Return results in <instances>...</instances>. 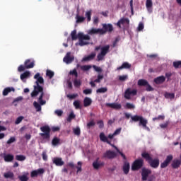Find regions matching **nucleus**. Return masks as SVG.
Returning <instances> with one entry per match:
<instances>
[{"label":"nucleus","instance_id":"1","mask_svg":"<svg viewBox=\"0 0 181 181\" xmlns=\"http://www.w3.org/2000/svg\"><path fill=\"white\" fill-rule=\"evenodd\" d=\"M34 78L35 80H37L35 81L36 86H34V90L31 93V97H33V98L36 97V96H37V95L40 93V95L38 98V103H40V104L42 105H45L46 104V101L43 100V87H42V86H40V85H39V84H43V83H44L43 78L42 76H40V74L37 73L34 76Z\"/></svg>","mask_w":181,"mask_h":181},{"label":"nucleus","instance_id":"2","mask_svg":"<svg viewBox=\"0 0 181 181\" xmlns=\"http://www.w3.org/2000/svg\"><path fill=\"white\" fill-rule=\"evenodd\" d=\"M71 37L72 40H77L78 39L79 42L78 45L81 47L87 46V45H90V42L84 40H90L91 37L88 35H84L83 33H78L77 35V30H74L71 33Z\"/></svg>","mask_w":181,"mask_h":181},{"label":"nucleus","instance_id":"3","mask_svg":"<svg viewBox=\"0 0 181 181\" xmlns=\"http://www.w3.org/2000/svg\"><path fill=\"white\" fill-rule=\"evenodd\" d=\"M141 157L145 159L146 162L148 163L153 169H158V168H159L160 163L159 158H153L151 154L146 151L141 153Z\"/></svg>","mask_w":181,"mask_h":181},{"label":"nucleus","instance_id":"4","mask_svg":"<svg viewBox=\"0 0 181 181\" xmlns=\"http://www.w3.org/2000/svg\"><path fill=\"white\" fill-rule=\"evenodd\" d=\"M124 115L125 117L127 118V119L132 118V121H133V122H139V127H143V128H147V129H149V128L146 127V125L148 124V119L144 118V117L139 115L131 116L129 113H125Z\"/></svg>","mask_w":181,"mask_h":181},{"label":"nucleus","instance_id":"5","mask_svg":"<svg viewBox=\"0 0 181 181\" xmlns=\"http://www.w3.org/2000/svg\"><path fill=\"white\" fill-rule=\"evenodd\" d=\"M95 50L96 52L100 50V52L97 56V61L101 62L104 60V58L105 57V56H107V54L110 53V45H105L103 47L99 45L95 47Z\"/></svg>","mask_w":181,"mask_h":181},{"label":"nucleus","instance_id":"6","mask_svg":"<svg viewBox=\"0 0 181 181\" xmlns=\"http://www.w3.org/2000/svg\"><path fill=\"white\" fill-rule=\"evenodd\" d=\"M144 166V160L142 158H139L135 160L132 165V170H139L142 169Z\"/></svg>","mask_w":181,"mask_h":181},{"label":"nucleus","instance_id":"7","mask_svg":"<svg viewBox=\"0 0 181 181\" xmlns=\"http://www.w3.org/2000/svg\"><path fill=\"white\" fill-rule=\"evenodd\" d=\"M138 94V90L136 89L131 90V88H128L124 91V97L126 100H131V95L133 97Z\"/></svg>","mask_w":181,"mask_h":181},{"label":"nucleus","instance_id":"8","mask_svg":"<svg viewBox=\"0 0 181 181\" xmlns=\"http://www.w3.org/2000/svg\"><path fill=\"white\" fill-rule=\"evenodd\" d=\"M152 173V170L151 169L143 168L141 169V180L147 181L149 175Z\"/></svg>","mask_w":181,"mask_h":181},{"label":"nucleus","instance_id":"9","mask_svg":"<svg viewBox=\"0 0 181 181\" xmlns=\"http://www.w3.org/2000/svg\"><path fill=\"white\" fill-rule=\"evenodd\" d=\"M173 160V155H168L167 156L165 160L161 163L160 168L161 169H165V168H168L169 166V164Z\"/></svg>","mask_w":181,"mask_h":181},{"label":"nucleus","instance_id":"10","mask_svg":"<svg viewBox=\"0 0 181 181\" xmlns=\"http://www.w3.org/2000/svg\"><path fill=\"white\" fill-rule=\"evenodd\" d=\"M103 158H105V159H115V158H117V153L111 150H107L103 153Z\"/></svg>","mask_w":181,"mask_h":181},{"label":"nucleus","instance_id":"11","mask_svg":"<svg viewBox=\"0 0 181 181\" xmlns=\"http://www.w3.org/2000/svg\"><path fill=\"white\" fill-rule=\"evenodd\" d=\"M103 35H105L107 32L108 33H111L114 30V27L112 26V24H103Z\"/></svg>","mask_w":181,"mask_h":181},{"label":"nucleus","instance_id":"12","mask_svg":"<svg viewBox=\"0 0 181 181\" xmlns=\"http://www.w3.org/2000/svg\"><path fill=\"white\" fill-rule=\"evenodd\" d=\"M77 165L78 166H75L74 163L73 162L68 163V166L71 169H76V168L77 169L76 174L78 175V173H80V172L83 170V169L81 168V165H82L81 161H78Z\"/></svg>","mask_w":181,"mask_h":181},{"label":"nucleus","instance_id":"13","mask_svg":"<svg viewBox=\"0 0 181 181\" xmlns=\"http://www.w3.org/2000/svg\"><path fill=\"white\" fill-rule=\"evenodd\" d=\"M74 61V56H71V52H67L63 59V62L66 64H70V63Z\"/></svg>","mask_w":181,"mask_h":181},{"label":"nucleus","instance_id":"14","mask_svg":"<svg viewBox=\"0 0 181 181\" xmlns=\"http://www.w3.org/2000/svg\"><path fill=\"white\" fill-rule=\"evenodd\" d=\"M45 173V170L43 168H39L37 170H34L30 173L31 177H37Z\"/></svg>","mask_w":181,"mask_h":181},{"label":"nucleus","instance_id":"15","mask_svg":"<svg viewBox=\"0 0 181 181\" xmlns=\"http://www.w3.org/2000/svg\"><path fill=\"white\" fill-rule=\"evenodd\" d=\"M103 31L101 28H91L90 30H88V35H103Z\"/></svg>","mask_w":181,"mask_h":181},{"label":"nucleus","instance_id":"16","mask_svg":"<svg viewBox=\"0 0 181 181\" xmlns=\"http://www.w3.org/2000/svg\"><path fill=\"white\" fill-rule=\"evenodd\" d=\"M104 162L100 161L99 158H98L93 163V167L94 169H96V170H98V168H102V166H104Z\"/></svg>","mask_w":181,"mask_h":181},{"label":"nucleus","instance_id":"17","mask_svg":"<svg viewBox=\"0 0 181 181\" xmlns=\"http://www.w3.org/2000/svg\"><path fill=\"white\" fill-rule=\"evenodd\" d=\"M181 160L180 159H174L171 163L173 169H179L180 168Z\"/></svg>","mask_w":181,"mask_h":181},{"label":"nucleus","instance_id":"18","mask_svg":"<svg viewBox=\"0 0 181 181\" xmlns=\"http://www.w3.org/2000/svg\"><path fill=\"white\" fill-rule=\"evenodd\" d=\"M53 163H54L56 166H63V165H64V161H63L62 158L56 157L53 159Z\"/></svg>","mask_w":181,"mask_h":181},{"label":"nucleus","instance_id":"19","mask_svg":"<svg viewBox=\"0 0 181 181\" xmlns=\"http://www.w3.org/2000/svg\"><path fill=\"white\" fill-rule=\"evenodd\" d=\"M106 107L113 108V110H121L122 105L119 103H106Z\"/></svg>","mask_w":181,"mask_h":181},{"label":"nucleus","instance_id":"20","mask_svg":"<svg viewBox=\"0 0 181 181\" xmlns=\"http://www.w3.org/2000/svg\"><path fill=\"white\" fill-rule=\"evenodd\" d=\"M124 23H127V25H129V19L128 18H121L118 21V22L116 23L117 26L121 29V25H124Z\"/></svg>","mask_w":181,"mask_h":181},{"label":"nucleus","instance_id":"21","mask_svg":"<svg viewBox=\"0 0 181 181\" xmlns=\"http://www.w3.org/2000/svg\"><path fill=\"white\" fill-rule=\"evenodd\" d=\"M99 138L102 142H106L108 145H111V141L108 140V137L105 136L104 132H101L99 135Z\"/></svg>","mask_w":181,"mask_h":181},{"label":"nucleus","instance_id":"22","mask_svg":"<svg viewBox=\"0 0 181 181\" xmlns=\"http://www.w3.org/2000/svg\"><path fill=\"white\" fill-rule=\"evenodd\" d=\"M129 169H130L129 163H128V161L127 160L124 161L123 172L124 175H128V173H129Z\"/></svg>","mask_w":181,"mask_h":181},{"label":"nucleus","instance_id":"23","mask_svg":"<svg viewBox=\"0 0 181 181\" xmlns=\"http://www.w3.org/2000/svg\"><path fill=\"white\" fill-rule=\"evenodd\" d=\"M25 69H33L35 67V62H30V59L25 60L24 63Z\"/></svg>","mask_w":181,"mask_h":181},{"label":"nucleus","instance_id":"24","mask_svg":"<svg viewBox=\"0 0 181 181\" xmlns=\"http://www.w3.org/2000/svg\"><path fill=\"white\" fill-rule=\"evenodd\" d=\"M165 80L166 78H165L163 76H160L155 78L153 81L156 83V84H163V83H165Z\"/></svg>","mask_w":181,"mask_h":181},{"label":"nucleus","instance_id":"25","mask_svg":"<svg viewBox=\"0 0 181 181\" xmlns=\"http://www.w3.org/2000/svg\"><path fill=\"white\" fill-rule=\"evenodd\" d=\"M131 64H129V62H124L122 66H119L117 68V71H119V70H124V69H131Z\"/></svg>","mask_w":181,"mask_h":181},{"label":"nucleus","instance_id":"26","mask_svg":"<svg viewBox=\"0 0 181 181\" xmlns=\"http://www.w3.org/2000/svg\"><path fill=\"white\" fill-rule=\"evenodd\" d=\"M95 57V53L92 52L90 54L88 55L87 57H84L82 59V62H90V60H94Z\"/></svg>","mask_w":181,"mask_h":181},{"label":"nucleus","instance_id":"27","mask_svg":"<svg viewBox=\"0 0 181 181\" xmlns=\"http://www.w3.org/2000/svg\"><path fill=\"white\" fill-rule=\"evenodd\" d=\"M93 103V100H91V98H88V97H86L83 100V106L84 107H90V105H91Z\"/></svg>","mask_w":181,"mask_h":181},{"label":"nucleus","instance_id":"28","mask_svg":"<svg viewBox=\"0 0 181 181\" xmlns=\"http://www.w3.org/2000/svg\"><path fill=\"white\" fill-rule=\"evenodd\" d=\"M76 67H80L81 70H82V71H88V70H90L91 69V65H83L81 66L80 64H77Z\"/></svg>","mask_w":181,"mask_h":181},{"label":"nucleus","instance_id":"29","mask_svg":"<svg viewBox=\"0 0 181 181\" xmlns=\"http://www.w3.org/2000/svg\"><path fill=\"white\" fill-rule=\"evenodd\" d=\"M13 155L12 154H5L4 156V160L6 162H12V160H13Z\"/></svg>","mask_w":181,"mask_h":181},{"label":"nucleus","instance_id":"30","mask_svg":"<svg viewBox=\"0 0 181 181\" xmlns=\"http://www.w3.org/2000/svg\"><path fill=\"white\" fill-rule=\"evenodd\" d=\"M39 103H37L36 101H35L33 103V106L35 107L37 112H39L42 111V105H43L40 104V102H39Z\"/></svg>","mask_w":181,"mask_h":181},{"label":"nucleus","instance_id":"31","mask_svg":"<svg viewBox=\"0 0 181 181\" xmlns=\"http://www.w3.org/2000/svg\"><path fill=\"white\" fill-rule=\"evenodd\" d=\"M164 97L167 100H173V99H175V93H170L168 92H165L164 93Z\"/></svg>","mask_w":181,"mask_h":181},{"label":"nucleus","instance_id":"32","mask_svg":"<svg viewBox=\"0 0 181 181\" xmlns=\"http://www.w3.org/2000/svg\"><path fill=\"white\" fill-rule=\"evenodd\" d=\"M46 76L49 77V80H52L53 77H54V71L50 70V69H47L46 70Z\"/></svg>","mask_w":181,"mask_h":181},{"label":"nucleus","instance_id":"33","mask_svg":"<svg viewBox=\"0 0 181 181\" xmlns=\"http://www.w3.org/2000/svg\"><path fill=\"white\" fill-rule=\"evenodd\" d=\"M14 176L15 175L13 174V173L11 171H8L4 174V177H5V179H13Z\"/></svg>","mask_w":181,"mask_h":181},{"label":"nucleus","instance_id":"34","mask_svg":"<svg viewBox=\"0 0 181 181\" xmlns=\"http://www.w3.org/2000/svg\"><path fill=\"white\" fill-rule=\"evenodd\" d=\"M30 76V72L27 71L21 74L20 78H21V80H22V81H23L25 80V78H29Z\"/></svg>","mask_w":181,"mask_h":181},{"label":"nucleus","instance_id":"35","mask_svg":"<svg viewBox=\"0 0 181 181\" xmlns=\"http://www.w3.org/2000/svg\"><path fill=\"white\" fill-rule=\"evenodd\" d=\"M52 144L53 146H57V145H60V139L57 138V136H54L52 141Z\"/></svg>","mask_w":181,"mask_h":181},{"label":"nucleus","instance_id":"36","mask_svg":"<svg viewBox=\"0 0 181 181\" xmlns=\"http://www.w3.org/2000/svg\"><path fill=\"white\" fill-rule=\"evenodd\" d=\"M11 91H15V88L9 87L4 88V90H3V95H8V94H9Z\"/></svg>","mask_w":181,"mask_h":181},{"label":"nucleus","instance_id":"37","mask_svg":"<svg viewBox=\"0 0 181 181\" xmlns=\"http://www.w3.org/2000/svg\"><path fill=\"white\" fill-rule=\"evenodd\" d=\"M107 91H108V88L107 87L100 88L96 90L97 94H104V93H107Z\"/></svg>","mask_w":181,"mask_h":181},{"label":"nucleus","instance_id":"38","mask_svg":"<svg viewBox=\"0 0 181 181\" xmlns=\"http://www.w3.org/2000/svg\"><path fill=\"white\" fill-rule=\"evenodd\" d=\"M74 118H76V115L74 114V112H71V113L66 118V121L68 122H71V120L74 119Z\"/></svg>","mask_w":181,"mask_h":181},{"label":"nucleus","instance_id":"39","mask_svg":"<svg viewBox=\"0 0 181 181\" xmlns=\"http://www.w3.org/2000/svg\"><path fill=\"white\" fill-rule=\"evenodd\" d=\"M137 84L138 86L145 87V86L148 85V81L145 79H140L138 81Z\"/></svg>","mask_w":181,"mask_h":181},{"label":"nucleus","instance_id":"40","mask_svg":"<svg viewBox=\"0 0 181 181\" xmlns=\"http://www.w3.org/2000/svg\"><path fill=\"white\" fill-rule=\"evenodd\" d=\"M73 132H74V135H77V136H80V135L81 134V130L80 129L79 127L74 128Z\"/></svg>","mask_w":181,"mask_h":181},{"label":"nucleus","instance_id":"41","mask_svg":"<svg viewBox=\"0 0 181 181\" xmlns=\"http://www.w3.org/2000/svg\"><path fill=\"white\" fill-rule=\"evenodd\" d=\"M76 23H83V22L86 21V18L83 16H80L78 15L76 16Z\"/></svg>","mask_w":181,"mask_h":181},{"label":"nucleus","instance_id":"42","mask_svg":"<svg viewBox=\"0 0 181 181\" xmlns=\"http://www.w3.org/2000/svg\"><path fill=\"white\" fill-rule=\"evenodd\" d=\"M153 4L152 3V0H146V6L148 11H150L151 8H152Z\"/></svg>","mask_w":181,"mask_h":181},{"label":"nucleus","instance_id":"43","mask_svg":"<svg viewBox=\"0 0 181 181\" xmlns=\"http://www.w3.org/2000/svg\"><path fill=\"white\" fill-rule=\"evenodd\" d=\"M74 87H80V86H81V80L77 79V78H76L74 80Z\"/></svg>","mask_w":181,"mask_h":181},{"label":"nucleus","instance_id":"44","mask_svg":"<svg viewBox=\"0 0 181 181\" xmlns=\"http://www.w3.org/2000/svg\"><path fill=\"white\" fill-rule=\"evenodd\" d=\"M173 67L175 69H181V61H176L173 63Z\"/></svg>","mask_w":181,"mask_h":181},{"label":"nucleus","instance_id":"45","mask_svg":"<svg viewBox=\"0 0 181 181\" xmlns=\"http://www.w3.org/2000/svg\"><path fill=\"white\" fill-rule=\"evenodd\" d=\"M16 160H19L20 162H22L26 159V157L23 155H17L16 156Z\"/></svg>","mask_w":181,"mask_h":181},{"label":"nucleus","instance_id":"46","mask_svg":"<svg viewBox=\"0 0 181 181\" xmlns=\"http://www.w3.org/2000/svg\"><path fill=\"white\" fill-rule=\"evenodd\" d=\"M125 108L127 110H134V109H135V105L134 104L127 103H126Z\"/></svg>","mask_w":181,"mask_h":181},{"label":"nucleus","instance_id":"47","mask_svg":"<svg viewBox=\"0 0 181 181\" xmlns=\"http://www.w3.org/2000/svg\"><path fill=\"white\" fill-rule=\"evenodd\" d=\"M74 105L76 110H81V105H80L79 100H75L74 102Z\"/></svg>","mask_w":181,"mask_h":181},{"label":"nucleus","instance_id":"48","mask_svg":"<svg viewBox=\"0 0 181 181\" xmlns=\"http://www.w3.org/2000/svg\"><path fill=\"white\" fill-rule=\"evenodd\" d=\"M95 122H94V120H91L90 122L87 123L86 128L88 129H90V128H92V127H95Z\"/></svg>","mask_w":181,"mask_h":181},{"label":"nucleus","instance_id":"49","mask_svg":"<svg viewBox=\"0 0 181 181\" xmlns=\"http://www.w3.org/2000/svg\"><path fill=\"white\" fill-rule=\"evenodd\" d=\"M13 142H16V138L15 136H11L7 141V145H11V144H13Z\"/></svg>","mask_w":181,"mask_h":181},{"label":"nucleus","instance_id":"50","mask_svg":"<svg viewBox=\"0 0 181 181\" xmlns=\"http://www.w3.org/2000/svg\"><path fill=\"white\" fill-rule=\"evenodd\" d=\"M18 179L21 181H28V180H29V177H28V176L25 175L18 176Z\"/></svg>","mask_w":181,"mask_h":181},{"label":"nucleus","instance_id":"51","mask_svg":"<svg viewBox=\"0 0 181 181\" xmlns=\"http://www.w3.org/2000/svg\"><path fill=\"white\" fill-rule=\"evenodd\" d=\"M115 150L117 151V152L118 153H119V155L122 156V158H123V159H124V160H127V156H125V154L122 153V152H121V151H119V149L118 148V147H115Z\"/></svg>","mask_w":181,"mask_h":181},{"label":"nucleus","instance_id":"52","mask_svg":"<svg viewBox=\"0 0 181 181\" xmlns=\"http://www.w3.org/2000/svg\"><path fill=\"white\" fill-rule=\"evenodd\" d=\"M115 150L117 151V152L118 153H119V155L122 156V158H123V159H124V160H127V156H125V154L122 153V152H121V151H119V149L118 148V147H115Z\"/></svg>","mask_w":181,"mask_h":181},{"label":"nucleus","instance_id":"53","mask_svg":"<svg viewBox=\"0 0 181 181\" xmlns=\"http://www.w3.org/2000/svg\"><path fill=\"white\" fill-rule=\"evenodd\" d=\"M160 119L163 121L165 119V115H158L157 117L153 118V121H159Z\"/></svg>","mask_w":181,"mask_h":181},{"label":"nucleus","instance_id":"54","mask_svg":"<svg viewBox=\"0 0 181 181\" xmlns=\"http://www.w3.org/2000/svg\"><path fill=\"white\" fill-rule=\"evenodd\" d=\"M86 17L87 18L88 22L91 21V11H87L86 13Z\"/></svg>","mask_w":181,"mask_h":181},{"label":"nucleus","instance_id":"55","mask_svg":"<svg viewBox=\"0 0 181 181\" xmlns=\"http://www.w3.org/2000/svg\"><path fill=\"white\" fill-rule=\"evenodd\" d=\"M69 74H71L72 76H75L76 78H77V77H78V74L77 73L76 69H73L72 71H70Z\"/></svg>","mask_w":181,"mask_h":181},{"label":"nucleus","instance_id":"56","mask_svg":"<svg viewBox=\"0 0 181 181\" xmlns=\"http://www.w3.org/2000/svg\"><path fill=\"white\" fill-rule=\"evenodd\" d=\"M55 115H57V117H62L63 115V110H56L54 111Z\"/></svg>","mask_w":181,"mask_h":181},{"label":"nucleus","instance_id":"57","mask_svg":"<svg viewBox=\"0 0 181 181\" xmlns=\"http://www.w3.org/2000/svg\"><path fill=\"white\" fill-rule=\"evenodd\" d=\"M119 81H125V80H128V75H122L119 76Z\"/></svg>","mask_w":181,"mask_h":181},{"label":"nucleus","instance_id":"58","mask_svg":"<svg viewBox=\"0 0 181 181\" xmlns=\"http://www.w3.org/2000/svg\"><path fill=\"white\" fill-rule=\"evenodd\" d=\"M23 120V116H20L18 117L15 122V124L16 125H18V124H21L22 122V121Z\"/></svg>","mask_w":181,"mask_h":181},{"label":"nucleus","instance_id":"59","mask_svg":"<svg viewBox=\"0 0 181 181\" xmlns=\"http://www.w3.org/2000/svg\"><path fill=\"white\" fill-rule=\"evenodd\" d=\"M104 78V76L103 75H98V78L94 81V83H101V80Z\"/></svg>","mask_w":181,"mask_h":181},{"label":"nucleus","instance_id":"60","mask_svg":"<svg viewBox=\"0 0 181 181\" xmlns=\"http://www.w3.org/2000/svg\"><path fill=\"white\" fill-rule=\"evenodd\" d=\"M168 125H169V121L165 122L164 124H160V128L165 129V128H168Z\"/></svg>","mask_w":181,"mask_h":181},{"label":"nucleus","instance_id":"61","mask_svg":"<svg viewBox=\"0 0 181 181\" xmlns=\"http://www.w3.org/2000/svg\"><path fill=\"white\" fill-rule=\"evenodd\" d=\"M91 93H93V90L91 89L83 90V94H86V95H88V94H91Z\"/></svg>","mask_w":181,"mask_h":181},{"label":"nucleus","instance_id":"62","mask_svg":"<svg viewBox=\"0 0 181 181\" xmlns=\"http://www.w3.org/2000/svg\"><path fill=\"white\" fill-rule=\"evenodd\" d=\"M146 86V91H153L154 89L152 86H151L149 83H148V84Z\"/></svg>","mask_w":181,"mask_h":181},{"label":"nucleus","instance_id":"63","mask_svg":"<svg viewBox=\"0 0 181 181\" xmlns=\"http://www.w3.org/2000/svg\"><path fill=\"white\" fill-rule=\"evenodd\" d=\"M78 96V95L77 94L67 95V98H69V100H74V98Z\"/></svg>","mask_w":181,"mask_h":181},{"label":"nucleus","instance_id":"64","mask_svg":"<svg viewBox=\"0 0 181 181\" xmlns=\"http://www.w3.org/2000/svg\"><path fill=\"white\" fill-rule=\"evenodd\" d=\"M144 23H139V26H138V30L139 32H141V30H144Z\"/></svg>","mask_w":181,"mask_h":181}]
</instances>
